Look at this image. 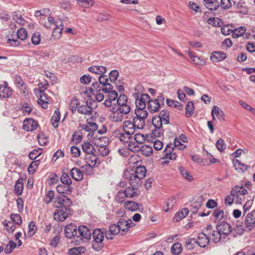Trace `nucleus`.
<instances>
[{
	"mask_svg": "<svg viewBox=\"0 0 255 255\" xmlns=\"http://www.w3.org/2000/svg\"><path fill=\"white\" fill-rule=\"evenodd\" d=\"M109 81V79L107 75L101 74L98 77V81H95L92 84L90 91L92 94H94V91L96 92L102 91L107 93L110 90L113 89V85Z\"/></svg>",
	"mask_w": 255,
	"mask_h": 255,
	"instance_id": "1",
	"label": "nucleus"
},
{
	"mask_svg": "<svg viewBox=\"0 0 255 255\" xmlns=\"http://www.w3.org/2000/svg\"><path fill=\"white\" fill-rule=\"evenodd\" d=\"M146 169L143 166L137 167L135 170H127L124 172V175L127 180L133 181L132 183L135 185H141V180L145 176Z\"/></svg>",
	"mask_w": 255,
	"mask_h": 255,
	"instance_id": "2",
	"label": "nucleus"
},
{
	"mask_svg": "<svg viewBox=\"0 0 255 255\" xmlns=\"http://www.w3.org/2000/svg\"><path fill=\"white\" fill-rule=\"evenodd\" d=\"M92 235L93 238L92 248L95 250L99 251L104 247L103 241L105 236V230L96 229L93 231Z\"/></svg>",
	"mask_w": 255,
	"mask_h": 255,
	"instance_id": "3",
	"label": "nucleus"
},
{
	"mask_svg": "<svg viewBox=\"0 0 255 255\" xmlns=\"http://www.w3.org/2000/svg\"><path fill=\"white\" fill-rule=\"evenodd\" d=\"M147 108L151 113H155L164 106V98L161 94L156 99H149L148 100Z\"/></svg>",
	"mask_w": 255,
	"mask_h": 255,
	"instance_id": "4",
	"label": "nucleus"
},
{
	"mask_svg": "<svg viewBox=\"0 0 255 255\" xmlns=\"http://www.w3.org/2000/svg\"><path fill=\"white\" fill-rule=\"evenodd\" d=\"M216 229L219 231L223 236V241H225L226 238L228 237L233 231L231 225L225 221H222L217 224Z\"/></svg>",
	"mask_w": 255,
	"mask_h": 255,
	"instance_id": "5",
	"label": "nucleus"
},
{
	"mask_svg": "<svg viewBox=\"0 0 255 255\" xmlns=\"http://www.w3.org/2000/svg\"><path fill=\"white\" fill-rule=\"evenodd\" d=\"M100 159L99 157L95 154H89L86 157V164L81 166V168H90L92 170L93 168L97 166L100 164Z\"/></svg>",
	"mask_w": 255,
	"mask_h": 255,
	"instance_id": "6",
	"label": "nucleus"
},
{
	"mask_svg": "<svg viewBox=\"0 0 255 255\" xmlns=\"http://www.w3.org/2000/svg\"><path fill=\"white\" fill-rule=\"evenodd\" d=\"M133 97L135 99V104L136 108L145 109L146 103H148V100L149 99V96L147 94H142L140 95L138 93L133 94Z\"/></svg>",
	"mask_w": 255,
	"mask_h": 255,
	"instance_id": "7",
	"label": "nucleus"
},
{
	"mask_svg": "<svg viewBox=\"0 0 255 255\" xmlns=\"http://www.w3.org/2000/svg\"><path fill=\"white\" fill-rule=\"evenodd\" d=\"M77 240L83 241L84 240H90L91 237V232L86 226L81 225L77 228Z\"/></svg>",
	"mask_w": 255,
	"mask_h": 255,
	"instance_id": "8",
	"label": "nucleus"
},
{
	"mask_svg": "<svg viewBox=\"0 0 255 255\" xmlns=\"http://www.w3.org/2000/svg\"><path fill=\"white\" fill-rule=\"evenodd\" d=\"M72 214L71 209H58L54 213V218L58 222L64 221L69 215Z\"/></svg>",
	"mask_w": 255,
	"mask_h": 255,
	"instance_id": "9",
	"label": "nucleus"
},
{
	"mask_svg": "<svg viewBox=\"0 0 255 255\" xmlns=\"http://www.w3.org/2000/svg\"><path fill=\"white\" fill-rule=\"evenodd\" d=\"M128 181L129 184L131 186L128 187L126 188L124 191L126 195V197L127 198H133L134 197L137 196L139 194L138 193V188L141 185H135V183H132L133 181L128 180Z\"/></svg>",
	"mask_w": 255,
	"mask_h": 255,
	"instance_id": "10",
	"label": "nucleus"
},
{
	"mask_svg": "<svg viewBox=\"0 0 255 255\" xmlns=\"http://www.w3.org/2000/svg\"><path fill=\"white\" fill-rule=\"evenodd\" d=\"M64 233L65 236L68 239L76 238L77 237V227L74 224H69L64 228Z\"/></svg>",
	"mask_w": 255,
	"mask_h": 255,
	"instance_id": "11",
	"label": "nucleus"
},
{
	"mask_svg": "<svg viewBox=\"0 0 255 255\" xmlns=\"http://www.w3.org/2000/svg\"><path fill=\"white\" fill-rule=\"evenodd\" d=\"M245 226L249 231L252 230L255 227V210L248 213L245 220Z\"/></svg>",
	"mask_w": 255,
	"mask_h": 255,
	"instance_id": "12",
	"label": "nucleus"
},
{
	"mask_svg": "<svg viewBox=\"0 0 255 255\" xmlns=\"http://www.w3.org/2000/svg\"><path fill=\"white\" fill-rule=\"evenodd\" d=\"M103 230H105V235L106 238L108 240H112L114 239V237L116 235L118 234L120 232V229L119 226L117 224H111L109 226V230L106 231V229H103Z\"/></svg>",
	"mask_w": 255,
	"mask_h": 255,
	"instance_id": "13",
	"label": "nucleus"
},
{
	"mask_svg": "<svg viewBox=\"0 0 255 255\" xmlns=\"http://www.w3.org/2000/svg\"><path fill=\"white\" fill-rule=\"evenodd\" d=\"M12 89L8 87L6 82L3 85L0 84V99L8 98L12 94Z\"/></svg>",
	"mask_w": 255,
	"mask_h": 255,
	"instance_id": "14",
	"label": "nucleus"
},
{
	"mask_svg": "<svg viewBox=\"0 0 255 255\" xmlns=\"http://www.w3.org/2000/svg\"><path fill=\"white\" fill-rule=\"evenodd\" d=\"M56 202L59 205V207L64 209H70V207L72 205L71 200L65 195L57 197Z\"/></svg>",
	"mask_w": 255,
	"mask_h": 255,
	"instance_id": "15",
	"label": "nucleus"
},
{
	"mask_svg": "<svg viewBox=\"0 0 255 255\" xmlns=\"http://www.w3.org/2000/svg\"><path fill=\"white\" fill-rule=\"evenodd\" d=\"M198 246L205 248L210 243V239L206 234L202 232L198 234L197 239H196Z\"/></svg>",
	"mask_w": 255,
	"mask_h": 255,
	"instance_id": "16",
	"label": "nucleus"
},
{
	"mask_svg": "<svg viewBox=\"0 0 255 255\" xmlns=\"http://www.w3.org/2000/svg\"><path fill=\"white\" fill-rule=\"evenodd\" d=\"M172 143H168L164 150V155L162 158L166 159L175 160L177 157L175 152H173V147H172Z\"/></svg>",
	"mask_w": 255,
	"mask_h": 255,
	"instance_id": "17",
	"label": "nucleus"
},
{
	"mask_svg": "<svg viewBox=\"0 0 255 255\" xmlns=\"http://www.w3.org/2000/svg\"><path fill=\"white\" fill-rule=\"evenodd\" d=\"M37 122L32 119H28L24 121L23 129L26 131H33L38 127Z\"/></svg>",
	"mask_w": 255,
	"mask_h": 255,
	"instance_id": "18",
	"label": "nucleus"
},
{
	"mask_svg": "<svg viewBox=\"0 0 255 255\" xmlns=\"http://www.w3.org/2000/svg\"><path fill=\"white\" fill-rule=\"evenodd\" d=\"M204 199L202 196H199L191 205L190 211L194 214L197 213L203 205Z\"/></svg>",
	"mask_w": 255,
	"mask_h": 255,
	"instance_id": "19",
	"label": "nucleus"
},
{
	"mask_svg": "<svg viewBox=\"0 0 255 255\" xmlns=\"http://www.w3.org/2000/svg\"><path fill=\"white\" fill-rule=\"evenodd\" d=\"M63 24L61 19L55 21V28L52 32V36L55 39H58L61 37Z\"/></svg>",
	"mask_w": 255,
	"mask_h": 255,
	"instance_id": "20",
	"label": "nucleus"
},
{
	"mask_svg": "<svg viewBox=\"0 0 255 255\" xmlns=\"http://www.w3.org/2000/svg\"><path fill=\"white\" fill-rule=\"evenodd\" d=\"M118 225L120 231L127 232L130 227V224H132V221L131 219H128L127 221L121 219L118 222Z\"/></svg>",
	"mask_w": 255,
	"mask_h": 255,
	"instance_id": "21",
	"label": "nucleus"
},
{
	"mask_svg": "<svg viewBox=\"0 0 255 255\" xmlns=\"http://www.w3.org/2000/svg\"><path fill=\"white\" fill-rule=\"evenodd\" d=\"M125 208L129 211H138L141 212L143 210V208H139V205L136 202L133 201H127L124 203Z\"/></svg>",
	"mask_w": 255,
	"mask_h": 255,
	"instance_id": "22",
	"label": "nucleus"
},
{
	"mask_svg": "<svg viewBox=\"0 0 255 255\" xmlns=\"http://www.w3.org/2000/svg\"><path fill=\"white\" fill-rule=\"evenodd\" d=\"M70 174L72 178L76 181H80L83 179V173L78 168L74 167L71 169Z\"/></svg>",
	"mask_w": 255,
	"mask_h": 255,
	"instance_id": "23",
	"label": "nucleus"
},
{
	"mask_svg": "<svg viewBox=\"0 0 255 255\" xmlns=\"http://www.w3.org/2000/svg\"><path fill=\"white\" fill-rule=\"evenodd\" d=\"M209 239L213 243H218L223 240V236L218 230H215L208 235Z\"/></svg>",
	"mask_w": 255,
	"mask_h": 255,
	"instance_id": "24",
	"label": "nucleus"
},
{
	"mask_svg": "<svg viewBox=\"0 0 255 255\" xmlns=\"http://www.w3.org/2000/svg\"><path fill=\"white\" fill-rule=\"evenodd\" d=\"M88 71L90 72L96 74L97 75L104 74L107 72V68L102 66H92L88 68Z\"/></svg>",
	"mask_w": 255,
	"mask_h": 255,
	"instance_id": "25",
	"label": "nucleus"
},
{
	"mask_svg": "<svg viewBox=\"0 0 255 255\" xmlns=\"http://www.w3.org/2000/svg\"><path fill=\"white\" fill-rule=\"evenodd\" d=\"M226 58V54L222 51H214L211 56V60L213 62H219Z\"/></svg>",
	"mask_w": 255,
	"mask_h": 255,
	"instance_id": "26",
	"label": "nucleus"
},
{
	"mask_svg": "<svg viewBox=\"0 0 255 255\" xmlns=\"http://www.w3.org/2000/svg\"><path fill=\"white\" fill-rule=\"evenodd\" d=\"M203 3L206 7L210 10H216L219 7L217 0H203Z\"/></svg>",
	"mask_w": 255,
	"mask_h": 255,
	"instance_id": "27",
	"label": "nucleus"
},
{
	"mask_svg": "<svg viewBox=\"0 0 255 255\" xmlns=\"http://www.w3.org/2000/svg\"><path fill=\"white\" fill-rule=\"evenodd\" d=\"M132 134L130 132H127L124 131L122 132H119L116 134V136L119 138L120 141L124 143L129 142V139L132 138Z\"/></svg>",
	"mask_w": 255,
	"mask_h": 255,
	"instance_id": "28",
	"label": "nucleus"
},
{
	"mask_svg": "<svg viewBox=\"0 0 255 255\" xmlns=\"http://www.w3.org/2000/svg\"><path fill=\"white\" fill-rule=\"evenodd\" d=\"M233 163L236 169L241 172H244L250 168L249 165L242 163L239 159L233 160Z\"/></svg>",
	"mask_w": 255,
	"mask_h": 255,
	"instance_id": "29",
	"label": "nucleus"
},
{
	"mask_svg": "<svg viewBox=\"0 0 255 255\" xmlns=\"http://www.w3.org/2000/svg\"><path fill=\"white\" fill-rule=\"evenodd\" d=\"M197 246L196 239L188 238L185 240L184 247L187 250L190 251L194 250Z\"/></svg>",
	"mask_w": 255,
	"mask_h": 255,
	"instance_id": "30",
	"label": "nucleus"
},
{
	"mask_svg": "<svg viewBox=\"0 0 255 255\" xmlns=\"http://www.w3.org/2000/svg\"><path fill=\"white\" fill-rule=\"evenodd\" d=\"M136 127L133 124V121H126L123 124V130L127 132H130V133L133 134L135 131Z\"/></svg>",
	"mask_w": 255,
	"mask_h": 255,
	"instance_id": "31",
	"label": "nucleus"
},
{
	"mask_svg": "<svg viewBox=\"0 0 255 255\" xmlns=\"http://www.w3.org/2000/svg\"><path fill=\"white\" fill-rule=\"evenodd\" d=\"M82 148L84 152L88 154L94 153L96 151L94 146L88 141H85L82 144Z\"/></svg>",
	"mask_w": 255,
	"mask_h": 255,
	"instance_id": "32",
	"label": "nucleus"
},
{
	"mask_svg": "<svg viewBox=\"0 0 255 255\" xmlns=\"http://www.w3.org/2000/svg\"><path fill=\"white\" fill-rule=\"evenodd\" d=\"M23 179L22 178H19L15 182L14 185V193L17 195L22 194L23 190Z\"/></svg>",
	"mask_w": 255,
	"mask_h": 255,
	"instance_id": "33",
	"label": "nucleus"
},
{
	"mask_svg": "<svg viewBox=\"0 0 255 255\" xmlns=\"http://www.w3.org/2000/svg\"><path fill=\"white\" fill-rule=\"evenodd\" d=\"M234 5H236L237 8L238 9V13L242 14H246L248 13L249 8L246 5L245 2H238L237 3L234 2Z\"/></svg>",
	"mask_w": 255,
	"mask_h": 255,
	"instance_id": "34",
	"label": "nucleus"
},
{
	"mask_svg": "<svg viewBox=\"0 0 255 255\" xmlns=\"http://www.w3.org/2000/svg\"><path fill=\"white\" fill-rule=\"evenodd\" d=\"M60 112L59 109L55 110L54 114L51 119V123L55 128L58 127V122L60 120Z\"/></svg>",
	"mask_w": 255,
	"mask_h": 255,
	"instance_id": "35",
	"label": "nucleus"
},
{
	"mask_svg": "<svg viewBox=\"0 0 255 255\" xmlns=\"http://www.w3.org/2000/svg\"><path fill=\"white\" fill-rule=\"evenodd\" d=\"M189 213V210L188 208H183L180 212H177L174 218L173 221L176 222L180 221L182 219L185 217Z\"/></svg>",
	"mask_w": 255,
	"mask_h": 255,
	"instance_id": "36",
	"label": "nucleus"
},
{
	"mask_svg": "<svg viewBox=\"0 0 255 255\" xmlns=\"http://www.w3.org/2000/svg\"><path fill=\"white\" fill-rule=\"evenodd\" d=\"M132 121L136 128L139 129H142L144 128L145 125L144 119L134 116L133 117Z\"/></svg>",
	"mask_w": 255,
	"mask_h": 255,
	"instance_id": "37",
	"label": "nucleus"
},
{
	"mask_svg": "<svg viewBox=\"0 0 255 255\" xmlns=\"http://www.w3.org/2000/svg\"><path fill=\"white\" fill-rule=\"evenodd\" d=\"M86 250L84 247L72 248L68 250V254L69 255H79L85 253Z\"/></svg>",
	"mask_w": 255,
	"mask_h": 255,
	"instance_id": "38",
	"label": "nucleus"
},
{
	"mask_svg": "<svg viewBox=\"0 0 255 255\" xmlns=\"http://www.w3.org/2000/svg\"><path fill=\"white\" fill-rule=\"evenodd\" d=\"M158 116L161 119V121L164 124L167 125L169 124V113L167 110H162L160 111Z\"/></svg>",
	"mask_w": 255,
	"mask_h": 255,
	"instance_id": "39",
	"label": "nucleus"
},
{
	"mask_svg": "<svg viewBox=\"0 0 255 255\" xmlns=\"http://www.w3.org/2000/svg\"><path fill=\"white\" fill-rule=\"evenodd\" d=\"M59 193L70 194L72 192V187L66 185H58L56 187Z\"/></svg>",
	"mask_w": 255,
	"mask_h": 255,
	"instance_id": "40",
	"label": "nucleus"
},
{
	"mask_svg": "<svg viewBox=\"0 0 255 255\" xmlns=\"http://www.w3.org/2000/svg\"><path fill=\"white\" fill-rule=\"evenodd\" d=\"M176 202V200L175 198H169L166 200V201L164 203L163 205V210L167 212L169 211L170 209H172L174 204Z\"/></svg>",
	"mask_w": 255,
	"mask_h": 255,
	"instance_id": "41",
	"label": "nucleus"
},
{
	"mask_svg": "<svg viewBox=\"0 0 255 255\" xmlns=\"http://www.w3.org/2000/svg\"><path fill=\"white\" fill-rule=\"evenodd\" d=\"M139 151L146 156H150L152 154V148L151 146L144 144L140 147Z\"/></svg>",
	"mask_w": 255,
	"mask_h": 255,
	"instance_id": "42",
	"label": "nucleus"
},
{
	"mask_svg": "<svg viewBox=\"0 0 255 255\" xmlns=\"http://www.w3.org/2000/svg\"><path fill=\"white\" fill-rule=\"evenodd\" d=\"M3 225L6 231L9 233H12L15 229V226L14 223L11 221H7V220H5L3 222Z\"/></svg>",
	"mask_w": 255,
	"mask_h": 255,
	"instance_id": "43",
	"label": "nucleus"
},
{
	"mask_svg": "<svg viewBox=\"0 0 255 255\" xmlns=\"http://www.w3.org/2000/svg\"><path fill=\"white\" fill-rule=\"evenodd\" d=\"M182 251V245L178 242L174 243L171 249V253L174 255H179Z\"/></svg>",
	"mask_w": 255,
	"mask_h": 255,
	"instance_id": "44",
	"label": "nucleus"
},
{
	"mask_svg": "<svg viewBox=\"0 0 255 255\" xmlns=\"http://www.w3.org/2000/svg\"><path fill=\"white\" fill-rule=\"evenodd\" d=\"M195 107L193 103L191 101L188 102L185 107V115L187 117L189 118L192 115Z\"/></svg>",
	"mask_w": 255,
	"mask_h": 255,
	"instance_id": "45",
	"label": "nucleus"
},
{
	"mask_svg": "<svg viewBox=\"0 0 255 255\" xmlns=\"http://www.w3.org/2000/svg\"><path fill=\"white\" fill-rule=\"evenodd\" d=\"M135 117L138 118H142L145 119L148 116V112L145 110V109L142 108H135L134 110Z\"/></svg>",
	"mask_w": 255,
	"mask_h": 255,
	"instance_id": "46",
	"label": "nucleus"
},
{
	"mask_svg": "<svg viewBox=\"0 0 255 255\" xmlns=\"http://www.w3.org/2000/svg\"><path fill=\"white\" fill-rule=\"evenodd\" d=\"M60 181L61 183L69 186H71L72 184V180L69 175L65 172H63L60 177Z\"/></svg>",
	"mask_w": 255,
	"mask_h": 255,
	"instance_id": "47",
	"label": "nucleus"
},
{
	"mask_svg": "<svg viewBox=\"0 0 255 255\" xmlns=\"http://www.w3.org/2000/svg\"><path fill=\"white\" fill-rule=\"evenodd\" d=\"M79 104L80 103L77 98L76 97H73L72 98L69 104V109L73 114H74L76 112Z\"/></svg>",
	"mask_w": 255,
	"mask_h": 255,
	"instance_id": "48",
	"label": "nucleus"
},
{
	"mask_svg": "<svg viewBox=\"0 0 255 255\" xmlns=\"http://www.w3.org/2000/svg\"><path fill=\"white\" fill-rule=\"evenodd\" d=\"M246 29L244 26H241L232 31V36L234 38H238L242 36L245 32Z\"/></svg>",
	"mask_w": 255,
	"mask_h": 255,
	"instance_id": "49",
	"label": "nucleus"
},
{
	"mask_svg": "<svg viewBox=\"0 0 255 255\" xmlns=\"http://www.w3.org/2000/svg\"><path fill=\"white\" fill-rule=\"evenodd\" d=\"M77 111L80 114L89 115L91 114L92 110L90 107L87 105H82L79 107Z\"/></svg>",
	"mask_w": 255,
	"mask_h": 255,
	"instance_id": "50",
	"label": "nucleus"
},
{
	"mask_svg": "<svg viewBox=\"0 0 255 255\" xmlns=\"http://www.w3.org/2000/svg\"><path fill=\"white\" fill-rule=\"evenodd\" d=\"M208 23L215 27H221L223 22L222 20L219 18L212 17L208 20Z\"/></svg>",
	"mask_w": 255,
	"mask_h": 255,
	"instance_id": "51",
	"label": "nucleus"
},
{
	"mask_svg": "<svg viewBox=\"0 0 255 255\" xmlns=\"http://www.w3.org/2000/svg\"><path fill=\"white\" fill-rule=\"evenodd\" d=\"M166 103L169 107H174L179 110H182L183 109V105L178 101L167 99Z\"/></svg>",
	"mask_w": 255,
	"mask_h": 255,
	"instance_id": "52",
	"label": "nucleus"
},
{
	"mask_svg": "<svg viewBox=\"0 0 255 255\" xmlns=\"http://www.w3.org/2000/svg\"><path fill=\"white\" fill-rule=\"evenodd\" d=\"M126 195L124 190H119L115 196V200L117 203H122L124 202Z\"/></svg>",
	"mask_w": 255,
	"mask_h": 255,
	"instance_id": "53",
	"label": "nucleus"
},
{
	"mask_svg": "<svg viewBox=\"0 0 255 255\" xmlns=\"http://www.w3.org/2000/svg\"><path fill=\"white\" fill-rule=\"evenodd\" d=\"M118 109H119V111L120 113L127 114L130 112V107L128 103L122 104L121 105L118 106Z\"/></svg>",
	"mask_w": 255,
	"mask_h": 255,
	"instance_id": "54",
	"label": "nucleus"
},
{
	"mask_svg": "<svg viewBox=\"0 0 255 255\" xmlns=\"http://www.w3.org/2000/svg\"><path fill=\"white\" fill-rule=\"evenodd\" d=\"M42 153V150L41 148L34 149L30 152L28 156L31 160H35Z\"/></svg>",
	"mask_w": 255,
	"mask_h": 255,
	"instance_id": "55",
	"label": "nucleus"
},
{
	"mask_svg": "<svg viewBox=\"0 0 255 255\" xmlns=\"http://www.w3.org/2000/svg\"><path fill=\"white\" fill-rule=\"evenodd\" d=\"M40 164V160H36L32 161L28 168V172L29 174H33L36 168L38 167Z\"/></svg>",
	"mask_w": 255,
	"mask_h": 255,
	"instance_id": "56",
	"label": "nucleus"
},
{
	"mask_svg": "<svg viewBox=\"0 0 255 255\" xmlns=\"http://www.w3.org/2000/svg\"><path fill=\"white\" fill-rule=\"evenodd\" d=\"M178 170L180 173L186 179L191 181L192 179V177L189 174L188 171L185 169V167L182 166L178 167Z\"/></svg>",
	"mask_w": 255,
	"mask_h": 255,
	"instance_id": "57",
	"label": "nucleus"
},
{
	"mask_svg": "<svg viewBox=\"0 0 255 255\" xmlns=\"http://www.w3.org/2000/svg\"><path fill=\"white\" fill-rule=\"evenodd\" d=\"M152 125L154 128H162V124L163 123L161 121V119L157 116H154L152 118Z\"/></svg>",
	"mask_w": 255,
	"mask_h": 255,
	"instance_id": "58",
	"label": "nucleus"
},
{
	"mask_svg": "<svg viewBox=\"0 0 255 255\" xmlns=\"http://www.w3.org/2000/svg\"><path fill=\"white\" fill-rule=\"evenodd\" d=\"M37 229L35 226V224L33 221H30L28 224V235L30 237H31L33 236L36 232Z\"/></svg>",
	"mask_w": 255,
	"mask_h": 255,
	"instance_id": "59",
	"label": "nucleus"
},
{
	"mask_svg": "<svg viewBox=\"0 0 255 255\" xmlns=\"http://www.w3.org/2000/svg\"><path fill=\"white\" fill-rule=\"evenodd\" d=\"M16 244L12 241H10L4 248V252L8 254L12 252L15 248Z\"/></svg>",
	"mask_w": 255,
	"mask_h": 255,
	"instance_id": "60",
	"label": "nucleus"
},
{
	"mask_svg": "<svg viewBox=\"0 0 255 255\" xmlns=\"http://www.w3.org/2000/svg\"><path fill=\"white\" fill-rule=\"evenodd\" d=\"M119 75V72L117 70H113L111 71L109 74V77H108L109 79V81L112 83H114L116 82Z\"/></svg>",
	"mask_w": 255,
	"mask_h": 255,
	"instance_id": "61",
	"label": "nucleus"
},
{
	"mask_svg": "<svg viewBox=\"0 0 255 255\" xmlns=\"http://www.w3.org/2000/svg\"><path fill=\"white\" fill-rule=\"evenodd\" d=\"M138 143L136 142L129 141L128 144V149L134 152H139L140 146L138 145Z\"/></svg>",
	"mask_w": 255,
	"mask_h": 255,
	"instance_id": "62",
	"label": "nucleus"
},
{
	"mask_svg": "<svg viewBox=\"0 0 255 255\" xmlns=\"http://www.w3.org/2000/svg\"><path fill=\"white\" fill-rule=\"evenodd\" d=\"M14 84L18 88H23L24 86V81L22 79L21 76L18 75H15L14 76Z\"/></svg>",
	"mask_w": 255,
	"mask_h": 255,
	"instance_id": "63",
	"label": "nucleus"
},
{
	"mask_svg": "<svg viewBox=\"0 0 255 255\" xmlns=\"http://www.w3.org/2000/svg\"><path fill=\"white\" fill-rule=\"evenodd\" d=\"M17 37L21 40H25L27 36V31L23 28H19L17 32Z\"/></svg>",
	"mask_w": 255,
	"mask_h": 255,
	"instance_id": "64",
	"label": "nucleus"
}]
</instances>
